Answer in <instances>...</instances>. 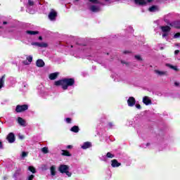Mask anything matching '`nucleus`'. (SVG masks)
Instances as JSON below:
<instances>
[{
  "mask_svg": "<svg viewBox=\"0 0 180 180\" xmlns=\"http://www.w3.org/2000/svg\"><path fill=\"white\" fill-rule=\"evenodd\" d=\"M75 84L74 79H63L54 82L55 86H62L65 91L68 89V86H72Z\"/></svg>",
  "mask_w": 180,
  "mask_h": 180,
  "instance_id": "f257e3e1",
  "label": "nucleus"
},
{
  "mask_svg": "<svg viewBox=\"0 0 180 180\" xmlns=\"http://www.w3.org/2000/svg\"><path fill=\"white\" fill-rule=\"evenodd\" d=\"M58 171L60 174H65L69 178L72 176V173L70 172V166L67 165H60L58 167Z\"/></svg>",
  "mask_w": 180,
  "mask_h": 180,
  "instance_id": "f03ea898",
  "label": "nucleus"
},
{
  "mask_svg": "<svg viewBox=\"0 0 180 180\" xmlns=\"http://www.w3.org/2000/svg\"><path fill=\"white\" fill-rule=\"evenodd\" d=\"M160 30H162V39H165V37L169 36V32H171V27L169 26H161Z\"/></svg>",
  "mask_w": 180,
  "mask_h": 180,
  "instance_id": "7ed1b4c3",
  "label": "nucleus"
},
{
  "mask_svg": "<svg viewBox=\"0 0 180 180\" xmlns=\"http://www.w3.org/2000/svg\"><path fill=\"white\" fill-rule=\"evenodd\" d=\"M29 109V105L25 104L22 105H18L15 108V112L17 113H22V112H25Z\"/></svg>",
  "mask_w": 180,
  "mask_h": 180,
  "instance_id": "20e7f679",
  "label": "nucleus"
},
{
  "mask_svg": "<svg viewBox=\"0 0 180 180\" xmlns=\"http://www.w3.org/2000/svg\"><path fill=\"white\" fill-rule=\"evenodd\" d=\"M33 61V56L30 55L26 56V60L22 61L24 65H30Z\"/></svg>",
  "mask_w": 180,
  "mask_h": 180,
  "instance_id": "39448f33",
  "label": "nucleus"
},
{
  "mask_svg": "<svg viewBox=\"0 0 180 180\" xmlns=\"http://www.w3.org/2000/svg\"><path fill=\"white\" fill-rule=\"evenodd\" d=\"M142 102L146 106H148L149 105H152L153 103V102L151 101V98L147 96H145L143 97Z\"/></svg>",
  "mask_w": 180,
  "mask_h": 180,
  "instance_id": "423d86ee",
  "label": "nucleus"
},
{
  "mask_svg": "<svg viewBox=\"0 0 180 180\" xmlns=\"http://www.w3.org/2000/svg\"><path fill=\"white\" fill-rule=\"evenodd\" d=\"M127 105L129 106V108H133L134 105H136V98L134 97H129L127 100Z\"/></svg>",
  "mask_w": 180,
  "mask_h": 180,
  "instance_id": "0eeeda50",
  "label": "nucleus"
},
{
  "mask_svg": "<svg viewBox=\"0 0 180 180\" xmlns=\"http://www.w3.org/2000/svg\"><path fill=\"white\" fill-rule=\"evenodd\" d=\"M56 18H57V12L54 10H51L49 14V19H50L51 20H56Z\"/></svg>",
  "mask_w": 180,
  "mask_h": 180,
  "instance_id": "6e6552de",
  "label": "nucleus"
},
{
  "mask_svg": "<svg viewBox=\"0 0 180 180\" xmlns=\"http://www.w3.org/2000/svg\"><path fill=\"white\" fill-rule=\"evenodd\" d=\"M58 75H60V72H56L53 73H51L49 75V78L51 81H54V79H57L58 78Z\"/></svg>",
  "mask_w": 180,
  "mask_h": 180,
  "instance_id": "1a4fd4ad",
  "label": "nucleus"
},
{
  "mask_svg": "<svg viewBox=\"0 0 180 180\" xmlns=\"http://www.w3.org/2000/svg\"><path fill=\"white\" fill-rule=\"evenodd\" d=\"M120 165H122V163L118 162L117 160L113 159L111 160V167H112V168H118Z\"/></svg>",
  "mask_w": 180,
  "mask_h": 180,
  "instance_id": "9d476101",
  "label": "nucleus"
},
{
  "mask_svg": "<svg viewBox=\"0 0 180 180\" xmlns=\"http://www.w3.org/2000/svg\"><path fill=\"white\" fill-rule=\"evenodd\" d=\"M17 122L18 123V124H20V126H22L23 127H26V120H25V119L18 117L17 118Z\"/></svg>",
  "mask_w": 180,
  "mask_h": 180,
  "instance_id": "9b49d317",
  "label": "nucleus"
},
{
  "mask_svg": "<svg viewBox=\"0 0 180 180\" xmlns=\"http://www.w3.org/2000/svg\"><path fill=\"white\" fill-rule=\"evenodd\" d=\"M7 140L8 143H15V134H13V133L8 134L7 136Z\"/></svg>",
  "mask_w": 180,
  "mask_h": 180,
  "instance_id": "f8f14e48",
  "label": "nucleus"
},
{
  "mask_svg": "<svg viewBox=\"0 0 180 180\" xmlns=\"http://www.w3.org/2000/svg\"><path fill=\"white\" fill-rule=\"evenodd\" d=\"M36 65L39 68H41L44 67V65H45L44 61L43 60H41V59H38L36 61Z\"/></svg>",
  "mask_w": 180,
  "mask_h": 180,
  "instance_id": "ddd939ff",
  "label": "nucleus"
},
{
  "mask_svg": "<svg viewBox=\"0 0 180 180\" xmlns=\"http://www.w3.org/2000/svg\"><path fill=\"white\" fill-rule=\"evenodd\" d=\"M50 171H51V175L52 176H56V174H57V167L53 165L51 167Z\"/></svg>",
  "mask_w": 180,
  "mask_h": 180,
  "instance_id": "4468645a",
  "label": "nucleus"
},
{
  "mask_svg": "<svg viewBox=\"0 0 180 180\" xmlns=\"http://www.w3.org/2000/svg\"><path fill=\"white\" fill-rule=\"evenodd\" d=\"M81 147L83 150H86V148L92 147V143L91 142H84Z\"/></svg>",
  "mask_w": 180,
  "mask_h": 180,
  "instance_id": "2eb2a0df",
  "label": "nucleus"
},
{
  "mask_svg": "<svg viewBox=\"0 0 180 180\" xmlns=\"http://www.w3.org/2000/svg\"><path fill=\"white\" fill-rule=\"evenodd\" d=\"M134 1L136 5H141L142 6L147 5V1L146 0H134Z\"/></svg>",
  "mask_w": 180,
  "mask_h": 180,
  "instance_id": "dca6fc26",
  "label": "nucleus"
},
{
  "mask_svg": "<svg viewBox=\"0 0 180 180\" xmlns=\"http://www.w3.org/2000/svg\"><path fill=\"white\" fill-rule=\"evenodd\" d=\"M90 11H91V12H99L101 11V7L93 5L90 7Z\"/></svg>",
  "mask_w": 180,
  "mask_h": 180,
  "instance_id": "f3484780",
  "label": "nucleus"
},
{
  "mask_svg": "<svg viewBox=\"0 0 180 180\" xmlns=\"http://www.w3.org/2000/svg\"><path fill=\"white\" fill-rule=\"evenodd\" d=\"M154 72L155 74H156L157 75H160V77H162L163 75H167V71H161L158 70H155Z\"/></svg>",
  "mask_w": 180,
  "mask_h": 180,
  "instance_id": "a211bd4d",
  "label": "nucleus"
},
{
  "mask_svg": "<svg viewBox=\"0 0 180 180\" xmlns=\"http://www.w3.org/2000/svg\"><path fill=\"white\" fill-rule=\"evenodd\" d=\"M27 34H29L30 36H35V34H39L38 31H30L27 30L25 32Z\"/></svg>",
  "mask_w": 180,
  "mask_h": 180,
  "instance_id": "6ab92c4d",
  "label": "nucleus"
},
{
  "mask_svg": "<svg viewBox=\"0 0 180 180\" xmlns=\"http://www.w3.org/2000/svg\"><path fill=\"white\" fill-rule=\"evenodd\" d=\"M39 47L41 49H47V47H49V43H47V42H39Z\"/></svg>",
  "mask_w": 180,
  "mask_h": 180,
  "instance_id": "aec40b11",
  "label": "nucleus"
},
{
  "mask_svg": "<svg viewBox=\"0 0 180 180\" xmlns=\"http://www.w3.org/2000/svg\"><path fill=\"white\" fill-rule=\"evenodd\" d=\"M149 12H157L158 11V6H152L148 8Z\"/></svg>",
  "mask_w": 180,
  "mask_h": 180,
  "instance_id": "412c9836",
  "label": "nucleus"
},
{
  "mask_svg": "<svg viewBox=\"0 0 180 180\" xmlns=\"http://www.w3.org/2000/svg\"><path fill=\"white\" fill-rule=\"evenodd\" d=\"M5 84V76H2L0 79V89L4 88V85Z\"/></svg>",
  "mask_w": 180,
  "mask_h": 180,
  "instance_id": "4be33fe9",
  "label": "nucleus"
},
{
  "mask_svg": "<svg viewBox=\"0 0 180 180\" xmlns=\"http://www.w3.org/2000/svg\"><path fill=\"white\" fill-rule=\"evenodd\" d=\"M70 131H73V133H78V131H79V127H78V126H74L70 129Z\"/></svg>",
  "mask_w": 180,
  "mask_h": 180,
  "instance_id": "5701e85b",
  "label": "nucleus"
},
{
  "mask_svg": "<svg viewBox=\"0 0 180 180\" xmlns=\"http://www.w3.org/2000/svg\"><path fill=\"white\" fill-rule=\"evenodd\" d=\"M166 67H169V68H171L172 70H174V71H178V67L174 66L171 64H166Z\"/></svg>",
  "mask_w": 180,
  "mask_h": 180,
  "instance_id": "b1692460",
  "label": "nucleus"
},
{
  "mask_svg": "<svg viewBox=\"0 0 180 180\" xmlns=\"http://www.w3.org/2000/svg\"><path fill=\"white\" fill-rule=\"evenodd\" d=\"M28 171L32 172V174H36V168H34V167H33V166H29Z\"/></svg>",
  "mask_w": 180,
  "mask_h": 180,
  "instance_id": "393cba45",
  "label": "nucleus"
},
{
  "mask_svg": "<svg viewBox=\"0 0 180 180\" xmlns=\"http://www.w3.org/2000/svg\"><path fill=\"white\" fill-rule=\"evenodd\" d=\"M62 155H65V157H71V153H70L68 150H62Z\"/></svg>",
  "mask_w": 180,
  "mask_h": 180,
  "instance_id": "a878e982",
  "label": "nucleus"
},
{
  "mask_svg": "<svg viewBox=\"0 0 180 180\" xmlns=\"http://www.w3.org/2000/svg\"><path fill=\"white\" fill-rule=\"evenodd\" d=\"M134 58H135V60H136L137 61H143V57H141V55H135V56H134Z\"/></svg>",
  "mask_w": 180,
  "mask_h": 180,
  "instance_id": "bb28decb",
  "label": "nucleus"
},
{
  "mask_svg": "<svg viewBox=\"0 0 180 180\" xmlns=\"http://www.w3.org/2000/svg\"><path fill=\"white\" fill-rule=\"evenodd\" d=\"M41 151L44 153V154H49V148L47 147H44L41 149Z\"/></svg>",
  "mask_w": 180,
  "mask_h": 180,
  "instance_id": "cd10ccee",
  "label": "nucleus"
},
{
  "mask_svg": "<svg viewBox=\"0 0 180 180\" xmlns=\"http://www.w3.org/2000/svg\"><path fill=\"white\" fill-rule=\"evenodd\" d=\"M106 157L107 158H115V155L112 154L110 152H108Z\"/></svg>",
  "mask_w": 180,
  "mask_h": 180,
  "instance_id": "c85d7f7f",
  "label": "nucleus"
},
{
  "mask_svg": "<svg viewBox=\"0 0 180 180\" xmlns=\"http://www.w3.org/2000/svg\"><path fill=\"white\" fill-rule=\"evenodd\" d=\"M27 155H29V153L27 152H22L21 153L22 158H25Z\"/></svg>",
  "mask_w": 180,
  "mask_h": 180,
  "instance_id": "c756f323",
  "label": "nucleus"
},
{
  "mask_svg": "<svg viewBox=\"0 0 180 180\" xmlns=\"http://www.w3.org/2000/svg\"><path fill=\"white\" fill-rule=\"evenodd\" d=\"M32 46H36L37 47H40V42H32Z\"/></svg>",
  "mask_w": 180,
  "mask_h": 180,
  "instance_id": "7c9ffc66",
  "label": "nucleus"
},
{
  "mask_svg": "<svg viewBox=\"0 0 180 180\" xmlns=\"http://www.w3.org/2000/svg\"><path fill=\"white\" fill-rule=\"evenodd\" d=\"M179 37H180V33H179V32L176 33V34H174V39H178V38H179Z\"/></svg>",
  "mask_w": 180,
  "mask_h": 180,
  "instance_id": "2f4dec72",
  "label": "nucleus"
},
{
  "mask_svg": "<svg viewBox=\"0 0 180 180\" xmlns=\"http://www.w3.org/2000/svg\"><path fill=\"white\" fill-rule=\"evenodd\" d=\"M33 178H34V175L31 174V175L28 176L27 180H33Z\"/></svg>",
  "mask_w": 180,
  "mask_h": 180,
  "instance_id": "473e14b6",
  "label": "nucleus"
},
{
  "mask_svg": "<svg viewBox=\"0 0 180 180\" xmlns=\"http://www.w3.org/2000/svg\"><path fill=\"white\" fill-rule=\"evenodd\" d=\"M90 2H92L93 4H99V1L98 0H89Z\"/></svg>",
  "mask_w": 180,
  "mask_h": 180,
  "instance_id": "72a5a7b5",
  "label": "nucleus"
},
{
  "mask_svg": "<svg viewBox=\"0 0 180 180\" xmlns=\"http://www.w3.org/2000/svg\"><path fill=\"white\" fill-rule=\"evenodd\" d=\"M28 4H29V5H30V6H32V5L34 4V3L32 1V0H29Z\"/></svg>",
  "mask_w": 180,
  "mask_h": 180,
  "instance_id": "f704fd0d",
  "label": "nucleus"
},
{
  "mask_svg": "<svg viewBox=\"0 0 180 180\" xmlns=\"http://www.w3.org/2000/svg\"><path fill=\"white\" fill-rule=\"evenodd\" d=\"M174 86H180L179 82H174Z\"/></svg>",
  "mask_w": 180,
  "mask_h": 180,
  "instance_id": "c9c22d12",
  "label": "nucleus"
},
{
  "mask_svg": "<svg viewBox=\"0 0 180 180\" xmlns=\"http://www.w3.org/2000/svg\"><path fill=\"white\" fill-rule=\"evenodd\" d=\"M136 109H141V105L140 104H136Z\"/></svg>",
  "mask_w": 180,
  "mask_h": 180,
  "instance_id": "e433bc0d",
  "label": "nucleus"
},
{
  "mask_svg": "<svg viewBox=\"0 0 180 180\" xmlns=\"http://www.w3.org/2000/svg\"><path fill=\"white\" fill-rule=\"evenodd\" d=\"M65 120L67 123H71V118H66Z\"/></svg>",
  "mask_w": 180,
  "mask_h": 180,
  "instance_id": "4c0bfd02",
  "label": "nucleus"
},
{
  "mask_svg": "<svg viewBox=\"0 0 180 180\" xmlns=\"http://www.w3.org/2000/svg\"><path fill=\"white\" fill-rule=\"evenodd\" d=\"M178 25L176 26V27H177L178 29H180V22L177 23Z\"/></svg>",
  "mask_w": 180,
  "mask_h": 180,
  "instance_id": "58836bf2",
  "label": "nucleus"
},
{
  "mask_svg": "<svg viewBox=\"0 0 180 180\" xmlns=\"http://www.w3.org/2000/svg\"><path fill=\"white\" fill-rule=\"evenodd\" d=\"M179 53V50H176L175 51H174V54H178Z\"/></svg>",
  "mask_w": 180,
  "mask_h": 180,
  "instance_id": "ea45409f",
  "label": "nucleus"
},
{
  "mask_svg": "<svg viewBox=\"0 0 180 180\" xmlns=\"http://www.w3.org/2000/svg\"><path fill=\"white\" fill-rule=\"evenodd\" d=\"M67 148H72V146L68 145V146H67Z\"/></svg>",
  "mask_w": 180,
  "mask_h": 180,
  "instance_id": "a19ab883",
  "label": "nucleus"
},
{
  "mask_svg": "<svg viewBox=\"0 0 180 180\" xmlns=\"http://www.w3.org/2000/svg\"><path fill=\"white\" fill-rule=\"evenodd\" d=\"M0 148H2V142L0 141Z\"/></svg>",
  "mask_w": 180,
  "mask_h": 180,
  "instance_id": "79ce46f5",
  "label": "nucleus"
},
{
  "mask_svg": "<svg viewBox=\"0 0 180 180\" xmlns=\"http://www.w3.org/2000/svg\"><path fill=\"white\" fill-rule=\"evenodd\" d=\"M39 40H43V37H39Z\"/></svg>",
  "mask_w": 180,
  "mask_h": 180,
  "instance_id": "37998d69",
  "label": "nucleus"
},
{
  "mask_svg": "<svg viewBox=\"0 0 180 180\" xmlns=\"http://www.w3.org/2000/svg\"><path fill=\"white\" fill-rule=\"evenodd\" d=\"M110 0H105V2H109Z\"/></svg>",
  "mask_w": 180,
  "mask_h": 180,
  "instance_id": "c03bdc74",
  "label": "nucleus"
},
{
  "mask_svg": "<svg viewBox=\"0 0 180 180\" xmlns=\"http://www.w3.org/2000/svg\"><path fill=\"white\" fill-rule=\"evenodd\" d=\"M109 124H110V126H113V124H112V123H110Z\"/></svg>",
  "mask_w": 180,
  "mask_h": 180,
  "instance_id": "a18cd8bd",
  "label": "nucleus"
},
{
  "mask_svg": "<svg viewBox=\"0 0 180 180\" xmlns=\"http://www.w3.org/2000/svg\"><path fill=\"white\" fill-rule=\"evenodd\" d=\"M3 23H4V25H6L7 22H4Z\"/></svg>",
  "mask_w": 180,
  "mask_h": 180,
  "instance_id": "49530a36",
  "label": "nucleus"
},
{
  "mask_svg": "<svg viewBox=\"0 0 180 180\" xmlns=\"http://www.w3.org/2000/svg\"><path fill=\"white\" fill-rule=\"evenodd\" d=\"M147 146H150V143H147Z\"/></svg>",
  "mask_w": 180,
  "mask_h": 180,
  "instance_id": "de8ad7c7",
  "label": "nucleus"
},
{
  "mask_svg": "<svg viewBox=\"0 0 180 180\" xmlns=\"http://www.w3.org/2000/svg\"><path fill=\"white\" fill-rule=\"evenodd\" d=\"M124 53H127V52H124Z\"/></svg>",
  "mask_w": 180,
  "mask_h": 180,
  "instance_id": "09e8293b",
  "label": "nucleus"
}]
</instances>
